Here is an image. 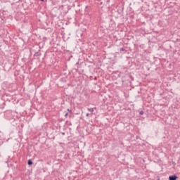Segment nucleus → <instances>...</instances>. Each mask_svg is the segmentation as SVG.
<instances>
[{
  "instance_id": "nucleus-1",
  "label": "nucleus",
  "mask_w": 180,
  "mask_h": 180,
  "mask_svg": "<svg viewBox=\"0 0 180 180\" xmlns=\"http://www.w3.org/2000/svg\"><path fill=\"white\" fill-rule=\"evenodd\" d=\"M32 53H34V59H39V57L41 56V51H40V49H39V51H36L35 49H32Z\"/></svg>"
},
{
  "instance_id": "nucleus-2",
  "label": "nucleus",
  "mask_w": 180,
  "mask_h": 180,
  "mask_svg": "<svg viewBox=\"0 0 180 180\" xmlns=\"http://www.w3.org/2000/svg\"><path fill=\"white\" fill-rule=\"evenodd\" d=\"M91 6H86L85 9H84L85 14L89 15V13L91 12Z\"/></svg>"
},
{
  "instance_id": "nucleus-3",
  "label": "nucleus",
  "mask_w": 180,
  "mask_h": 180,
  "mask_svg": "<svg viewBox=\"0 0 180 180\" xmlns=\"http://www.w3.org/2000/svg\"><path fill=\"white\" fill-rule=\"evenodd\" d=\"M178 179V176L176 174L169 175V180H176Z\"/></svg>"
},
{
  "instance_id": "nucleus-4",
  "label": "nucleus",
  "mask_w": 180,
  "mask_h": 180,
  "mask_svg": "<svg viewBox=\"0 0 180 180\" xmlns=\"http://www.w3.org/2000/svg\"><path fill=\"white\" fill-rule=\"evenodd\" d=\"M27 164L30 167L32 166L33 165L32 160L29 159L28 161H27Z\"/></svg>"
},
{
  "instance_id": "nucleus-5",
  "label": "nucleus",
  "mask_w": 180,
  "mask_h": 180,
  "mask_svg": "<svg viewBox=\"0 0 180 180\" xmlns=\"http://www.w3.org/2000/svg\"><path fill=\"white\" fill-rule=\"evenodd\" d=\"M122 51H123L124 52V53H126L127 52V51L124 49V48H120V53L122 52Z\"/></svg>"
},
{
  "instance_id": "nucleus-6",
  "label": "nucleus",
  "mask_w": 180,
  "mask_h": 180,
  "mask_svg": "<svg viewBox=\"0 0 180 180\" xmlns=\"http://www.w3.org/2000/svg\"><path fill=\"white\" fill-rule=\"evenodd\" d=\"M88 110H89V112H91V113H93V112H94V108H88Z\"/></svg>"
},
{
  "instance_id": "nucleus-7",
  "label": "nucleus",
  "mask_w": 180,
  "mask_h": 180,
  "mask_svg": "<svg viewBox=\"0 0 180 180\" xmlns=\"http://www.w3.org/2000/svg\"><path fill=\"white\" fill-rule=\"evenodd\" d=\"M143 113H144L143 110H141L140 112H139L140 115H143Z\"/></svg>"
},
{
  "instance_id": "nucleus-8",
  "label": "nucleus",
  "mask_w": 180,
  "mask_h": 180,
  "mask_svg": "<svg viewBox=\"0 0 180 180\" xmlns=\"http://www.w3.org/2000/svg\"><path fill=\"white\" fill-rule=\"evenodd\" d=\"M64 113H65V117H68V112H66V111H65V112H64Z\"/></svg>"
},
{
  "instance_id": "nucleus-9",
  "label": "nucleus",
  "mask_w": 180,
  "mask_h": 180,
  "mask_svg": "<svg viewBox=\"0 0 180 180\" xmlns=\"http://www.w3.org/2000/svg\"><path fill=\"white\" fill-rule=\"evenodd\" d=\"M130 79L131 81H134V77L132 76H130Z\"/></svg>"
},
{
  "instance_id": "nucleus-10",
  "label": "nucleus",
  "mask_w": 180,
  "mask_h": 180,
  "mask_svg": "<svg viewBox=\"0 0 180 180\" xmlns=\"http://www.w3.org/2000/svg\"><path fill=\"white\" fill-rule=\"evenodd\" d=\"M68 111L70 113H72V110H70L69 108L68 109Z\"/></svg>"
},
{
  "instance_id": "nucleus-11",
  "label": "nucleus",
  "mask_w": 180,
  "mask_h": 180,
  "mask_svg": "<svg viewBox=\"0 0 180 180\" xmlns=\"http://www.w3.org/2000/svg\"><path fill=\"white\" fill-rule=\"evenodd\" d=\"M86 116L89 117V113H86Z\"/></svg>"
},
{
  "instance_id": "nucleus-12",
  "label": "nucleus",
  "mask_w": 180,
  "mask_h": 180,
  "mask_svg": "<svg viewBox=\"0 0 180 180\" xmlns=\"http://www.w3.org/2000/svg\"><path fill=\"white\" fill-rule=\"evenodd\" d=\"M40 1L44 2V0H40Z\"/></svg>"
},
{
  "instance_id": "nucleus-13",
  "label": "nucleus",
  "mask_w": 180,
  "mask_h": 180,
  "mask_svg": "<svg viewBox=\"0 0 180 180\" xmlns=\"http://www.w3.org/2000/svg\"><path fill=\"white\" fill-rule=\"evenodd\" d=\"M173 164H175V162H173Z\"/></svg>"
}]
</instances>
